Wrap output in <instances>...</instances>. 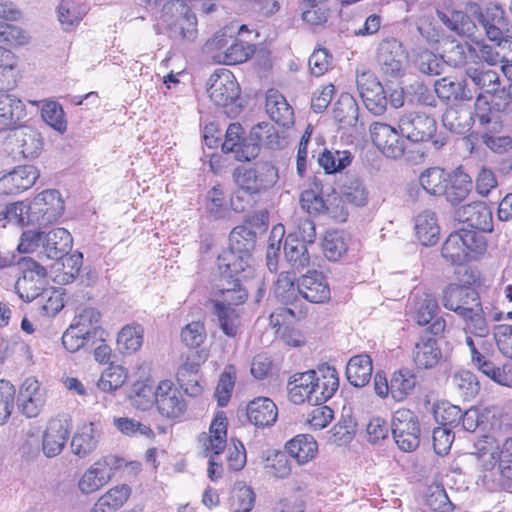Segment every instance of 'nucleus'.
Wrapping results in <instances>:
<instances>
[{
	"instance_id": "nucleus-1",
	"label": "nucleus",
	"mask_w": 512,
	"mask_h": 512,
	"mask_svg": "<svg viewBox=\"0 0 512 512\" xmlns=\"http://www.w3.org/2000/svg\"><path fill=\"white\" fill-rule=\"evenodd\" d=\"M228 418L224 411L214 415L208 431L197 437V444L204 457L208 458L207 476L216 482L225 471H241L247 462L246 449L238 439H231L228 445Z\"/></svg>"
},
{
	"instance_id": "nucleus-2",
	"label": "nucleus",
	"mask_w": 512,
	"mask_h": 512,
	"mask_svg": "<svg viewBox=\"0 0 512 512\" xmlns=\"http://www.w3.org/2000/svg\"><path fill=\"white\" fill-rule=\"evenodd\" d=\"M466 75L482 92L475 100V116L485 128V142L491 139L488 133L496 134L502 130V121L498 112L508 105L507 92L501 87L499 75L490 69L468 68Z\"/></svg>"
},
{
	"instance_id": "nucleus-3",
	"label": "nucleus",
	"mask_w": 512,
	"mask_h": 512,
	"mask_svg": "<svg viewBox=\"0 0 512 512\" xmlns=\"http://www.w3.org/2000/svg\"><path fill=\"white\" fill-rule=\"evenodd\" d=\"M441 300L443 307L460 316L472 332L482 335L487 331L480 296L474 288L450 283L443 289Z\"/></svg>"
},
{
	"instance_id": "nucleus-4",
	"label": "nucleus",
	"mask_w": 512,
	"mask_h": 512,
	"mask_svg": "<svg viewBox=\"0 0 512 512\" xmlns=\"http://www.w3.org/2000/svg\"><path fill=\"white\" fill-rule=\"evenodd\" d=\"M308 307L300 303L297 310L292 307H279L269 315V325L275 338L290 348H300L307 343L306 333L298 322L305 319Z\"/></svg>"
},
{
	"instance_id": "nucleus-5",
	"label": "nucleus",
	"mask_w": 512,
	"mask_h": 512,
	"mask_svg": "<svg viewBox=\"0 0 512 512\" xmlns=\"http://www.w3.org/2000/svg\"><path fill=\"white\" fill-rule=\"evenodd\" d=\"M208 49L213 61L224 65L244 63L249 60L256 51L254 44L228 36L224 31L214 35L208 42Z\"/></svg>"
},
{
	"instance_id": "nucleus-6",
	"label": "nucleus",
	"mask_w": 512,
	"mask_h": 512,
	"mask_svg": "<svg viewBox=\"0 0 512 512\" xmlns=\"http://www.w3.org/2000/svg\"><path fill=\"white\" fill-rule=\"evenodd\" d=\"M439 310L437 299L432 294L424 292L414 295L407 314L416 325L426 327L423 333L441 336L446 330V320L438 316Z\"/></svg>"
},
{
	"instance_id": "nucleus-7",
	"label": "nucleus",
	"mask_w": 512,
	"mask_h": 512,
	"mask_svg": "<svg viewBox=\"0 0 512 512\" xmlns=\"http://www.w3.org/2000/svg\"><path fill=\"white\" fill-rule=\"evenodd\" d=\"M417 383L416 373L408 367L395 370L389 381L383 372L374 375L375 393L383 399L391 396L396 402L406 400L414 392Z\"/></svg>"
},
{
	"instance_id": "nucleus-8",
	"label": "nucleus",
	"mask_w": 512,
	"mask_h": 512,
	"mask_svg": "<svg viewBox=\"0 0 512 512\" xmlns=\"http://www.w3.org/2000/svg\"><path fill=\"white\" fill-rule=\"evenodd\" d=\"M166 420L180 422L187 412V402L182 391L171 379H162L154 389V405Z\"/></svg>"
},
{
	"instance_id": "nucleus-9",
	"label": "nucleus",
	"mask_w": 512,
	"mask_h": 512,
	"mask_svg": "<svg viewBox=\"0 0 512 512\" xmlns=\"http://www.w3.org/2000/svg\"><path fill=\"white\" fill-rule=\"evenodd\" d=\"M394 440L404 452L416 450L420 444V423L417 415L410 409L400 408L395 411L391 428Z\"/></svg>"
},
{
	"instance_id": "nucleus-10",
	"label": "nucleus",
	"mask_w": 512,
	"mask_h": 512,
	"mask_svg": "<svg viewBox=\"0 0 512 512\" xmlns=\"http://www.w3.org/2000/svg\"><path fill=\"white\" fill-rule=\"evenodd\" d=\"M17 405L27 418H36L44 410L47 400V390L34 376L25 378L16 391Z\"/></svg>"
},
{
	"instance_id": "nucleus-11",
	"label": "nucleus",
	"mask_w": 512,
	"mask_h": 512,
	"mask_svg": "<svg viewBox=\"0 0 512 512\" xmlns=\"http://www.w3.org/2000/svg\"><path fill=\"white\" fill-rule=\"evenodd\" d=\"M23 265V276L17 280L15 288L23 301L31 302L46 289L47 270L31 258L24 259Z\"/></svg>"
},
{
	"instance_id": "nucleus-12",
	"label": "nucleus",
	"mask_w": 512,
	"mask_h": 512,
	"mask_svg": "<svg viewBox=\"0 0 512 512\" xmlns=\"http://www.w3.org/2000/svg\"><path fill=\"white\" fill-rule=\"evenodd\" d=\"M64 201L61 194L54 189L44 190L32 200V213L38 226L55 223L64 212Z\"/></svg>"
},
{
	"instance_id": "nucleus-13",
	"label": "nucleus",
	"mask_w": 512,
	"mask_h": 512,
	"mask_svg": "<svg viewBox=\"0 0 512 512\" xmlns=\"http://www.w3.org/2000/svg\"><path fill=\"white\" fill-rule=\"evenodd\" d=\"M207 93L216 105L227 106L238 98L240 87L234 74L221 68L211 74Z\"/></svg>"
},
{
	"instance_id": "nucleus-14",
	"label": "nucleus",
	"mask_w": 512,
	"mask_h": 512,
	"mask_svg": "<svg viewBox=\"0 0 512 512\" xmlns=\"http://www.w3.org/2000/svg\"><path fill=\"white\" fill-rule=\"evenodd\" d=\"M71 427L72 419L69 415H58L48 421L42 438V450L45 456L51 458L62 452Z\"/></svg>"
},
{
	"instance_id": "nucleus-15",
	"label": "nucleus",
	"mask_w": 512,
	"mask_h": 512,
	"mask_svg": "<svg viewBox=\"0 0 512 512\" xmlns=\"http://www.w3.org/2000/svg\"><path fill=\"white\" fill-rule=\"evenodd\" d=\"M115 469L108 457H102L90 465L80 476L77 486L84 495L100 491L114 477Z\"/></svg>"
},
{
	"instance_id": "nucleus-16",
	"label": "nucleus",
	"mask_w": 512,
	"mask_h": 512,
	"mask_svg": "<svg viewBox=\"0 0 512 512\" xmlns=\"http://www.w3.org/2000/svg\"><path fill=\"white\" fill-rule=\"evenodd\" d=\"M399 131L412 142H427L436 133L434 118L425 113L411 112L399 119Z\"/></svg>"
},
{
	"instance_id": "nucleus-17",
	"label": "nucleus",
	"mask_w": 512,
	"mask_h": 512,
	"mask_svg": "<svg viewBox=\"0 0 512 512\" xmlns=\"http://www.w3.org/2000/svg\"><path fill=\"white\" fill-rule=\"evenodd\" d=\"M12 151L27 160L38 158L44 150V138L34 127L22 126L13 129Z\"/></svg>"
},
{
	"instance_id": "nucleus-18",
	"label": "nucleus",
	"mask_w": 512,
	"mask_h": 512,
	"mask_svg": "<svg viewBox=\"0 0 512 512\" xmlns=\"http://www.w3.org/2000/svg\"><path fill=\"white\" fill-rule=\"evenodd\" d=\"M300 296L312 304H326L331 300V289L326 276L316 270L308 271L297 280Z\"/></svg>"
},
{
	"instance_id": "nucleus-19",
	"label": "nucleus",
	"mask_w": 512,
	"mask_h": 512,
	"mask_svg": "<svg viewBox=\"0 0 512 512\" xmlns=\"http://www.w3.org/2000/svg\"><path fill=\"white\" fill-rule=\"evenodd\" d=\"M373 144L387 157L398 158L404 154V140L392 126L374 122L370 126Z\"/></svg>"
},
{
	"instance_id": "nucleus-20",
	"label": "nucleus",
	"mask_w": 512,
	"mask_h": 512,
	"mask_svg": "<svg viewBox=\"0 0 512 512\" xmlns=\"http://www.w3.org/2000/svg\"><path fill=\"white\" fill-rule=\"evenodd\" d=\"M459 222L467 224L470 228L485 233L493 231V216L491 209L482 201L462 205L456 211Z\"/></svg>"
},
{
	"instance_id": "nucleus-21",
	"label": "nucleus",
	"mask_w": 512,
	"mask_h": 512,
	"mask_svg": "<svg viewBox=\"0 0 512 512\" xmlns=\"http://www.w3.org/2000/svg\"><path fill=\"white\" fill-rule=\"evenodd\" d=\"M314 404H323L331 399L339 389V375L333 366L322 364L312 369Z\"/></svg>"
},
{
	"instance_id": "nucleus-22",
	"label": "nucleus",
	"mask_w": 512,
	"mask_h": 512,
	"mask_svg": "<svg viewBox=\"0 0 512 512\" xmlns=\"http://www.w3.org/2000/svg\"><path fill=\"white\" fill-rule=\"evenodd\" d=\"M438 336L420 334L411 351L412 360L419 369H431L441 360L442 352L437 342Z\"/></svg>"
},
{
	"instance_id": "nucleus-23",
	"label": "nucleus",
	"mask_w": 512,
	"mask_h": 512,
	"mask_svg": "<svg viewBox=\"0 0 512 512\" xmlns=\"http://www.w3.org/2000/svg\"><path fill=\"white\" fill-rule=\"evenodd\" d=\"M39 177L38 170L31 165L16 167L0 177V195H15L31 188Z\"/></svg>"
},
{
	"instance_id": "nucleus-24",
	"label": "nucleus",
	"mask_w": 512,
	"mask_h": 512,
	"mask_svg": "<svg viewBox=\"0 0 512 512\" xmlns=\"http://www.w3.org/2000/svg\"><path fill=\"white\" fill-rule=\"evenodd\" d=\"M434 90L437 97L446 104H458L470 101L472 92L465 79L445 76L435 81Z\"/></svg>"
},
{
	"instance_id": "nucleus-25",
	"label": "nucleus",
	"mask_w": 512,
	"mask_h": 512,
	"mask_svg": "<svg viewBox=\"0 0 512 512\" xmlns=\"http://www.w3.org/2000/svg\"><path fill=\"white\" fill-rule=\"evenodd\" d=\"M246 417L250 424L257 428L274 425L278 417V408L268 397H256L246 406Z\"/></svg>"
},
{
	"instance_id": "nucleus-26",
	"label": "nucleus",
	"mask_w": 512,
	"mask_h": 512,
	"mask_svg": "<svg viewBox=\"0 0 512 512\" xmlns=\"http://www.w3.org/2000/svg\"><path fill=\"white\" fill-rule=\"evenodd\" d=\"M313 377L312 369L304 372L292 374L287 382V396L291 403L302 405L306 402L314 404L313 397Z\"/></svg>"
},
{
	"instance_id": "nucleus-27",
	"label": "nucleus",
	"mask_w": 512,
	"mask_h": 512,
	"mask_svg": "<svg viewBox=\"0 0 512 512\" xmlns=\"http://www.w3.org/2000/svg\"><path fill=\"white\" fill-rule=\"evenodd\" d=\"M284 450L298 465H305L317 457L318 443L310 434H297L285 443Z\"/></svg>"
},
{
	"instance_id": "nucleus-28",
	"label": "nucleus",
	"mask_w": 512,
	"mask_h": 512,
	"mask_svg": "<svg viewBox=\"0 0 512 512\" xmlns=\"http://www.w3.org/2000/svg\"><path fill=\"white\" fill-rule=\"evenodd\" d=\"M414 235L423 246H433L440 238V225L434 211L423 210L414 217Z\"/></svg>"
},
{
	"instance_id": "nucleus-29",
	"label": "nucleus",
	"mask_w": 512,
	"mask_h": 512,
	"mask_svg": "<svg viewBox=\"0 0 512 512\" xmlns=\"http://www.w3.org/2000/svg\"><path fill=\"white\" fill-rule=\"evenodd\" d=\"M232 177L237 187L251 196L260 194L270 185L256 167L252 166H237Z\"/></svg>"
},
{
	"instance_id": "nucleus-30",
	"label": "nucleus",
	"mask_w": 512,
	"mask_h": 512,
	"mask_svg": "<svg viewBox=\"0 0 512 512\" xmlns=\"http://www.w3.org/2000/svg\"><path fill=\"white\" fill-rule=\"evenodd\" d=\"M446 179L448 180L446 181V191L443 196L447 201L453 204L460 203L471 192L472 179L462 166L450 172L447 171Z\"/></svg>"
},
{
	"instance_id": "nucleus-31",
	"label": "nucleus",
	"mask_w": 512,
	"mask_h": 512,
	"mask_svg": "<svg viewBox=\"0 0 512 512\" xmlns=\"http://www.w3.org/2000/svg\"><path fill=\"white\" fill-rule=\"evenodd\" d=\"M265 108L270 118L278 125L289 127L294 123L293 108L278 90L267 91Z\"/></svg>"
},
{
	"instance_id": "nucleus-32",
	"label": "nucleus",
	"mask_w": 512,
	"mask_h": 512,
	"mask_svg": "<svg viewBox=\"0 0 512 512\" xmlns=\"http://www.w3.org/2000/svg\"><path fill=\"white\" fill-rule=\"evenodd\" d=\"M144 342V327L132 322L124 325L116 336V347L123 356H130L138 352Z\"/></svg>"
},
{
	"instance_id": "nucleus-33",
	"label": "nucleus",
	"mask_w": 512,
	"mask_h": 512,
	"mask_svg": "<svg viewBox=\"0 0 512 512\" xmlns=\"http://www.w3.org/2000/svg\"><path fill=\"white\" fill-rule=\"evenodd\" d=\"M99 433L93 422L82 424L71 440V451L79 458H86L97 448Z\"/></svg>"
},
{
	"instance_id": "nucleus-34",
	"label": "nucleus",
	"mask_w": 512,
	"mask_h": 512,
	"mask_svg": "<svg viewBox=\"0 0 512 512\" xmlns=\"http://www.w3.org/2000/svg\"><path fill=\"white\" fill-rule=\"evenodd\" d=\"M32 106L40 109L41 119L60 134L67 131V118L62 105L54 100H29Z\"/></svg>"
},
{
	"instance_id": "nucleus-35",
	"label": "nucleus",
	"mask_w": 512,
	"mask_h": 512,
	"mask_svg": "<svg viewBox=\"0 0 512 512\" xmlns=\"http://www.w3.org/2000/svg\"><path fill=\"white\" fill-rule=\"evenodd\" d=\"M130 496L131 488L127 484L113 486L96 500L89 512H117Z\"/></svg>"
},
{
	"instance_id": "nucleus-36",
	"label": "nucleus",
	"mask_w": 512,
	"mask_h": 512,
	"mask_svg": "<svg viewBox=\"0 0 512 512\" xmlns=\"http://www.w3.org/2000/svg\"><path fill=\"white\" fill-rule=\"evenodd\" d=\"M295 273L290 271L281 272L275 283L274 293L278 301L283 307H292L298 309L300 303H304L300 299L297 291V283Z\"/></svg>"
},
{
	"instance_id": "nucleus-37",
	"label": "nucleus",
	"mask_w": 512,
	"mask_h": 512,
	"mask_svg": "<svg viewBox=\"0 0 512 512\" xmlns=\"http://www.w3.org/2000/svg\"><path fill=\"white\" fill-rule=\"evenodd\" d=\"M26 115V108L21 100L0 94V126L4 129H16Z\"/></svg>"
},
{
	"instance_id": "nucleus-38",
	"label": "nucleus",
	"mask_w": 512,
	"mask_h": 512,
	"mask_svg": "<svg viewBox=\"0 0 512 512\" xmlns=\"http://www.w3.org/2000/svg\"><path fill=\"white\" fill-rule=\"evenodd\" d=\"M438 16L441 22L458 36L471 41L476 38L477 26L467 13L453 10L449 14L438 13Z\"/></svg>"
},
{
	"instance_id": "nucleus-39",
	"label": "nucleus",
	"mask_w": 512,
	"mask_h": 512,
	"mask_svg": "<svg viewBox=\"0 0 512 512\" xmlns=\"http://www.w3.org/2000/svg\"><path fill=\"white\" fill-rule=\"evenodd\" d=\"M372 359L367 354L352 356L346 366V377L354 387H364L371 379Z\"/></svg>"
},
{
	"instance_id": "nucleus-40",
	"label": "nucleus",
	"mask_w": 512,
	"mask_h": 512,
	"mask_svg": "<svg viewBox=\"0 0 512 512\" xmlns=\"http://www.w3.org/2000/svg\"><path fill=\"white\" fill-rule=\"evenodd\" d=\"M300 206L309 215L318 216L327 211L328 207L323 198V186L321 181L313 178L307 188L300 194Z\"/></svg>"
},
{
	"instance_id": "nucleus-41",
	"label": "nucleus",
	"mask_w": 512,
	"mask_h": 512,
	"mask_svg": "<svg viewBox=\"0 0 512 512\" xmlns=\"http://www.w3.org/2000/svg\"><path fill=\"white\" fill-rule=\"evenodd\" d=\"M350 235L344 230L327 231L322 241V251L329 261H339L349 250Z\"/></svg>"
},
{
	"instance_id": "nucleus-42",
	"label": "nucleus",
	"mask_w": 512,
	"mask_h": 512,
	"mask_svg": "<svg viewBox=\"0 0 512 512\" xmlns=\"http://www.w3.org/2000/svg\"><path fill=\"white\" fill-rule=\"evenodd\" d=\"M229 255L230 251L226 250L218 257V266L222 273L228 274L231 278L235 279L242 273H246L245 277L255 276V270L251 265L252 256Z\"/></svg>"
},
{
	"instance_id": "nucleus-43",
	"label": "nucleus",
	"mask_w": 512,
	"mask_h": 512,
	"mask_svg": "<svg viewBox=\"0 0 512 512\" xmlns=\"http://www.w3.org/2000/svg\"><path fill=\"white\" fill-rule=\"evenodd\" d=\"M256 244V233L245 225L236 226L229 235V256H252Z\"/></svg>"
},
{
	"instance_id": "nucleus-44",
	"label": "nucleus",
	"mask_w": 512,
	"mask_h": 512,
	"mask_svg": "<svg viewBox=\"0 0 512 512\" xmlns=\"http://www.w3.org/2000/svg\"><path fill=\"white\" fill-rule=\"evenodd\" d=\"M284 253L293 269L302 270L311 264L308 246L302 239L289 235L284 243Z\"/></svg>"
},
{
	"instance_id": "nucleus-45",
	"label": "nucleus",
	"mask_w": 512,
	"mask_h": 512,
	"mask_svg": "<svg viewBox=\"0 0 512 512\" xmlns=\"http://www.w3.org/2000/svg\"><path fill=\"white\" fill-rule=\"evenodd\" d=\"M213 310L221 331L229 338H236L241 330V314L223 303H213Z\"/></svg>"
},
{
	"instance_id": "nucleus-46",
	"label": "nucleus",
	"mask_w": 512,
	"mask_h": 512,
	"mask_svg": "<svg viewBox=\"0 0 512 512\" xmlns=\"http://www.w3.org/2000/svg\"><path fill=\"white\" fill-rule=\"evenodd\" d=\"M286 454L285 451L280 450L267 451L263 458L265 473L276 479L288 478L292 473V465Z\"/></svg>"
},
{
	"instance_id": "nucleus-47",
	"label": "nucleus",
	"mask_w": 512,
	"mask_h": 512,
	"mask_svg": "<svg viewBox=\"0 0 512 512\" xmlns=\"http://www.w3.org/2000/svg\"><path fill=\"white\" fill-rule=\"evenodd\" d=\"M31 42L30 33L23 27L0 20V44L12 50L29 45Z\"/></svg>"
},
{
	"instance_id": "nucleus-48",
	"label": "nucleus",
	"mask_w": 512,
	"mask_h": 512,
	"mask_svg": "<svg viewBox=\"0 0 512 512\" xmlns=\"http://www.w3.org/2000/svg\"><path fill=\"white\" fill-rule=\"evenodd\" d=\"M129 399L134 407L147 411L154 405V391L151 387V376L146 375L135 380L130 388Z\"/></svg>"
},
{
	"instance_id": "nucleus-49",
	"label": "nucleus",
	"mask_w": 512,
	"mask_h": 512,
	"mask_svg": "<svg viewBox=\"0 0 512 512\" xmlns=\"http://www.w3.org/2000/svg\"><path fill=\"white\" fill-rule=\"evenodd\" d=\"M447 171L441 167H429L419 176L421 187L432 196L440 197L445 193Z\"/></svg>"
},
{
	"instance_id": "nucleus-50",
	"label": "nucleus",
	"mask_w": 512,
	"mask_h": 512,
	"mask_svg": "<svg viewBox=\"0 0 512 512\" xmlns=\"http://www.w3.org/2000/svg\"><path fill=\"white\" fill-rule=\"evenodd\" d=\"M128 379V370L123 365L110 363L98 379V388L107 393L121 388Z\"/></svg>"
},
{
	"instance_id": "nucleus-51",
	"label": "nucleus",
	"mask_w": 512,
	"mask_h": 512,
	"mask_svg": "<svg viewBox=\"0 0 512 512\" xmlns=\"http://www.w3.org/2000/svg\"><path fill=\"white\" fill-rule=\"evenodd\" d=\"M229 502L234 511L252 512L256 504V494L245 482H236L232 487Z\"/></svg>"
},
{
	"instance_id": "nucleus-52",
	"label": "nucleus",
	"mask_w": 512,
	"mask_h": 512,
	"mask_svg": "<svg viewBox=\"0 0 512 512\" xmlns=\"http://www.w3.org/2000/svg\"><path fill=\"white\" fill-rule=\"evenodd\" d=\"M102 314L93 306H80L77 308L71 324L94 337L100 328Z\"/></svg>"
},
{
	"instance_id": "nucleus-53",
	"label": "nucleus",
	"mask_w": 512,
	"mask_h": 512,
	"mask_svg": "<svg viewBox=\"0 0 512 512\" xmlns=\"http://www.w3.org/2000/svg\"><path fill=\"white\" fill-rule=\"evenodd\" d=\"M207 340V330L204 321L195 320L186 324L180 331V341L189 350L203 349Z\"/></svg>"
},
{
	"instance_id": "nucleus-54",
	"label": "nucleus",
	"mask_w": 512,
	"mask_h": 512,
	"mask_svg": "<svg viewBox=\"0 0 512 512\" xmlns=\"http://www.w3.org/2000/svg\"><path fill=\"white\" fill-rule=\"evenodd\" d=\"M237 378V368L234 364H227L220 374L214 397L218 406L225 407L232 396Z\"/></svg>"
},
{
	"instance_id": "nucleus-55",
	"label": "nucleus",
	"mask_w": 512,
	"mask_h": 512,
	"mask_svg": "<svg viewBox=\"0 0 512 512\" xmlns=\"http://www.w3.org/2000/svg\"><path fill=\"white\" fill-rule=\"evenodd\" d=\"M352 160L353 155L348 150L330 151L324 149L318 158V163L326 174H334L350 166Z\"/></svg>"
},
{
	"instance_id": "nucleus-56",
	"label": "nucleus",
	"mask_w": 512,
	"mask_h": 512,
	"mask_svg": "<svg viewBox=\"0 0 512 512\" xmlns=\"http://www.w3.org/2000/svg\"><path fill=\"white\" fill-rule=\"evenodd\" d=\"M447 61L453 67H465L470 64L479 62V54L473 41L469 40L464 43H458L452 47L447 53Z\"/></svg>"
},
{
	"instance_id": "nucleus-57",
	"label": "nucleus",
	"mask_w": 512,
	"mask_h": 512,
	"mask_svg": "<svg viewBox=\"0 0 512 512\" xmlns=\"http://www.w3.org/2000/svg\"><path fill=\"white\" fill-rule=\"evenodd\" d=\"M466 249L460 231L457 230L447 237L442 245L441 254L451 264L461 265L468 261Z\"/></svg>"
},
{
	"instance_id": "nucleus-58",
	"label": "nucleus",
	"mask_w": 512,
	"mask_h": 512,
	"mask_svg": "<svg viewBox=\"0 0 512 512\" xmlns=\"http://www.w3.org/2000/svg\"><path fill=\"white\" fill-rule=\"evenodd\" d=\"M114 427L124 436L133 438L144 436L154 440L156 435L150 425L144 424L130 417H116L113 420Z\"/></svg>"
},
{
	"instance_id": "nucleus-59",
	"label": "nucleus",
	"mask_w": 512,
	"mask_h": 512,
	"mask_svg": "<svg viewBox=\"0 0 512 512\" xmlns=\"http://www.w3.org/2000/svg\"><path fill=\"white\" fill-rule=\"evenodd\" d=\"M215 295L218 297L213 303H223L226 307H236L243 305L248 299V292L242 286L241 279L236 278L232 281V286L219 289Z\"/></svg>"
},
{
	"instance_id": "nucleus-60",
	"label": "nucleus",
	"mask_w": 512,
	"mask_h": 512,
	"mask_svg": "<svg viewBox=\"0 0 512 512\" xmlns=\"http://www.w3.org/2000/svg\"><path fill=\"white\" fill-rule=\"evenodd\" d=\"M464 246L467 247V259H477L487 251V240L478 230L459 229Z\"/></svg>"
},
{
	"instance_id": "nucleus-61",
	"label": "nucleus",
	"mask_w": 512,
	"mask_h": 512,
	"mask_svg": "<svg viewBox=\"0 0 512 512\" xmlns=\"http://www.w3.org/2000/svg\"><path fill=\"white\" fill-rule=\"evenodd\" d=\"M464 416L458 406L449 402L437 404L434 410V417L439 426L450 429L456 427Z\"/></svg>"
},
{
	"instance_id": "nucleus-62",
	"label": "nucleus",
	"mask_w": 512,
	"mask_h": 512,
	"mask_svg": "<svg viewBox=\"0 0 512 512\" xmlns=\"http://www.w3.org/2000/svg\"><path fill=\"white\" fill-rule=\"evenodd\" d=\"M16 388L6 379H0V425L6 424L14 410Z\"/></svg>"
},
{
	"instance_id": "nucleus-63",
	"label": "nucleus",
	"mask_w": 512,
	"mask_h": 512,
	"mask_svg": "<svg viewBox=\"0 0 512 512\" xmlns=\"http://www.w3.org/2000/svg\"><path fill=\"white\" fill-rule=\"evenodd\" d=\"M452 382L464 399H471L479 392L477 377L469 370H459L454 373Z\"/></svg>"
},
{
	"instance_id": "nucleus-64",
	"label": "nucleus",
	"mask_w": 512,
	"mask_h": 512,
	"mask_svg": "<svg viewBox=\"0 0 512 512\" xmlns=\"http://www.w3.org/2000/svg\"><path fill=\"white\" fill-rule=\"evenodd\" d=\"M6 216L8 221H13L21 226L37 224L32 213V201H18L11 203L6 207Z\"/></svg>"
}]
</instances>
